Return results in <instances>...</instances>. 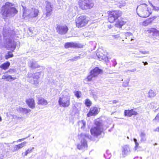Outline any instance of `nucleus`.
Listing matches in <instances>:
<instances>
[{
    "label": "nucleus",
    "mask_w": 159,
    "mask_h": 159,
    "mask_svg": "<svg viewBox=\"0 0 159 159\" xmlns=\"http://www.w3.org/2000/svg\"><path fill=\"white\" fill-rule=\"evenodd\" d=\"M156 7V9H153L154 10H156V11H158V10H159V7Z\"/></svg>",
    "instance_id": "59"
},
{
    "label": "nucleus",
    "mask_w": 159,
    "mask_h": 159,
    "mask_svg": "<svg viewBox=\"0 0 159 159\" xmlns=\"http://www.w3.org/2000/svg\"><path fill=\"white\" fill-rule=\"evenodd\" d=\"M125 24V22L122 20H119L115 24L116 27L121 28L122 26Z\"/></svg>",
    "instance_id": "24"
},
{
    "label": "nucleus",
    "mask_w": 159,
    "mask_h": 159,
    "mask_svg": "<svg viewBox=\"0 0 159 159\" xmlns=\"http://www.w3.org/2000/svg\"><path fill=\"white\" fill-rule=\"evenodd\" d=\"M29 31L30 32H32V33H33V32H32V31H33V30H32V29L31 28H30L29 29Z\"/></svg>",
    "instance_id": "58"
},
{
    "label": "nucleus",
    "mask_w": 159,
    "mask_h": 159,
    "mask_svg": "<svg viewBox=\"0 0 159 159\" xmlns=\"http://www.w3.org/2000/svg\"><path fill=\"white\" fill-rule=\"evenodd\" d=\"M78 148L79 149H80L81 148V146L80 145H78L77 146Z\"/></svg>",
    "instance_id": "62"
},
{
    "label": "nucleus",
    "mask_w": 159,
    "mask_h": 159,
    "mask_svg": "<svg viewBox=\"0 0 159 159\" xmlns=\"http://www.w3.org/2000/svg\"><path fill=\"white\" fill-rule=\"evenodd\" d=\"M23 17L25 18V17H28L29 18L35 17H36L39 12L37 9L31 8L28 10L26 7L23 6Z\"/></svg>",
    "instance_id": "5"
},
{
    "label": "nucleus",
    "mask_w": 159,
    "mask_h": 159,
    "mask_svg": "<svg viewBox=\"0 0 159 159\" xmlns=\"http://www.w3.org/2000/svg\"><path fill=\"white\" fill-rule=\"evenodd\" d=\"M80 6L83 10L90 9L94 6L92 0H80Z\"/></svg>",
    "instance_id": "7"
},
{
    "label": "nucleus",
    "mask_w": 159,
    "mask_h": 159,
    "mask_svg": "<svg viewBox=\"0 0 159 159\" xmlns=\"http://www.w3.org/2000/svg\"><path fill=\"white\" fill-rule=\"evenodd\" d=\"M149 98H153L156 95V93L152 90H150L148 92Z\"/></svg>",
    "instance_id": "28"
},
{
    "label": "nucleus",
    "mask_w": 159,
    "mask_h": 159,
    "mask_svg": "<svg viewBox=\"0 0 159 159\" xmlns=\"http://www.w3.org/2000/svg\"><path fill=\"white\" fill-rule=\"evenodd\" d=\"M147 5L146 4H143L138 6L136 8L137 14L140 17L146 18L150 15L148 11L146 10Z\"/></svg>",
    "instance_id": "4"
},
{
    "label": "nucleus",
    "mask_w": 159,
    "mask_h": 159,
    "mask_svg": "<svg viewBox=\"0 0 159 159\" xmlns=\"http://www.w3.org/2000/svg\"><path fill=\"white\" fill-rule=\"evenodd\" d=\"M129 79H128L127 80L123 82L122 86L125 87H127L129 85Z\"/></svg>",
    "instance_id": "34"
},
{
    "label": "nucleus",
    "mask_w": 159,
    "mask_h": 159,
    "mask_svg": "<svg viewBox=\"0 0 159 159\" xmlns=\"http://www.w3.org/2000/svg\"><path fill=\"white\" fill-rule=\"evenodd\" d=\"M38 104L46 105L47 104L48 102L46 100L42 98H39L38 99Z\"/></svg>",
    "instance_id": "23"
},
{
    "label": "nucleus",
    "mask_w": 159,
    "mask_h": 159,
    "mask_svg": "<svg viewBox=\"0 0 159 159\" xmlns=\"http://www.w3.org/2000/svg\"><path fill=\"white\" fill-rule=\"evenodd\" d=\"M23 154H24V153H23H23H22V155H23V156H27V155H28V153H27V152L26 151V152H25V153H24V155H23Z\"/></svg>",
    "instance_id": "54"
},
{
    "label": "nucleus",
    "mask_w": 159,
    "mask_h": 159,
    "mask_svg": "<svg viewBox=\"0 0 159 159\" xmlns=\"http://www.w3.org/2000/svg\"><path fill=\"white\" fill-rule=\"evenodd\" d=\"M140 52H141V53L143 54H149V51H142L140 50L139 51Z\"/></svg>",
    "instance_id": "43"
},
{
    "label": "nucleus",
    "mask_w": 159,
    "mask_h": 159,
    "mask_svg": "<svg viewBox=\"0 0 159 159\" xmlns=\"http://www.w3.org/2000/svg\"><path fill=\"white\" fill-rule=\"evenodd\" d=\"M52 7L50 2H47L45 7L46 12L45 13V18L49 17L52 14Z\"/></svg>",
    "instance_id": "11"
},
{
    "label": "nucleus",
    "mask_w": 159,
    "mask_h": 159,
    "mask_svg": "<svg viewBox=\"0 0 159 159\" xmlns=\"http://www.w3.org/2000/svg\"><path fill=\"white\" fill-rule=\"evenodd\" d=\"M29 66L32 69H35L39 67L40 66H39L37 62L33 59L30 61L29 62Z\"/></svg>",
    "instance_id": "17"
},
{
    "label": "nucleus",
    "mask_w": 159,
    "mask_h": 159,
    "mask_svg": "<svg viewBox=\"0 0 159 159\" xmlns=\"http://www.w3.org/2000/svg\"><path fill=\"white\" fill-rule=\"evenodd\" d=\"M88 21L85 16H81L76 19V25L78 28L83 27L87 24Z\"/></svg>",
    "instance_id": "9"
},
{
    "label": "nucleus",
    "mask_w": 159,
    "mask_h": 159,
    "mask_svg": "<svg viewBox=\"0 0 159 159\" xmlns=\"http://www.w3.org/2000/svg\"><path fill=\"white\" fill-rule=\"evenodd\" d=\"M27 104L28 106L31 108H34L35 107V103L34 99L33 98H30L26 101Z\"/></svg>",
    "instance_id": "19"
},
{
    "label": "nucleus",
    "mask_w": 159,
    "mask_h": 159,
    "mask_svg": "<svg viewBox=\"0 0 159 159\" xmlns=\"http://www.w3.org/2000/svg\"><path fill=\"white\" fill-rule=\"evenodd\" d=\"M150 33H152V35L154 37H158L159 36V31L155 28H151L149 30Z\"/></svg>",
    "instance_id": "21"
},
{
    "label": "nucleus",
    "mask_w": 159,
    "mask_h": 159,
    "mask_svg": "<svg viewBox=\"0 0 159 159\" xmlns=\"http://www.w3.org/2000/svg\"><path fill=\"white\" fill-rule=\"evenodd\" d=\"M107 156V157L106 156V155L105 154L104 155V156L106 159H110V157H111V155L110 154H108Z\"/></svg>",
    "instance_id": "49"
},
{
    "label": "nucleus",
    "mask_w": 159,
    "mask_h": 159,
    "mask_svg": "<svg viewBox=\"0 0 159 159\" xmlns=\"http://www.w3.org/2000/svg\"><path fill=\"white\" fill-rule=\"evenodd\" d=\"M93 77H95L92 75H91V73H90V75L87 77V79L88 81H90L92 80Z\"/></svg>",
    "instance_id": "36"
},
{
    "label": "nucleus",
    "mask_w": 159,
    "mask_h": 159,
    "mask_svg": "<svg viewBox=\"0 0 159 159\" xmlns=\"http://www.w3.org/2000/svg\"><path fill=\"white\" fill-rule=\"evenodd\" d=\"M154 131L159 132V127L157 128L156 129H155L154 130Z\"/></svg>",
    "instance_id": "55"
},
{
    "label": "nucleus",
    "mask_w": 159,
    "mask_h": 159,
    "mask_svg": "<svg viewBox=\"0 0 159 159\" xmlns=\"http://www.w3.org/2000/svg\"><path fill=\"white\" fill-rule=\"evenodd\" d=\"M78 46V44L76 43L73 42L66 43L65 44V47L66 48H76Z\"/></svg>",
    "instance_id": "20"
},
{
    "label": "nucleus",
    "mask_w": 159,
    "mask_h": 159,
    "mask_svg": "<svg viewBox=\"0 0 159 159\" xmlns=\"http://www.w3.org/2000/svg\"><path fill=\"white\" fill-rule=\"evenodd\" d=\"M10 66V63L9 62L4 63L0 66V68L6 70Z\"/></svg>",
    "instance_id": "25"
},
{
    "label": "nucleus",
    "mask_w": 159,
    "mask_h": 159,
    "mask_svg": "<svg viewBox=\"0 0 159 159\" xmlns=\"http://www.w3.org/2000/svg\"><path fill=\"white\" fill-rule=\"evenodd\" d=\"M18 11L14 5L6 2L2 7L1 13L3 17H13L18 13Z\"/></svg>",
    "instance_id": "2"
},
{
    "label": "nucleus",
    "mask_w": 159,
    "mask_h": 159,
    "mask_svg": "<svg viewBox=\"0 0 159 159\" xmlns=\"http://www.w3.org/2000/svg\"><path fill=\"white\" fill-rule=\"evenodd\" d=\"M85 104L87 107H89L91 105L92 103L89 99H87L85 101Z\"/></svg>",
    "instance_id": "32"
},
{
    "label": "nucleus",
    "mask_w": 159,
    "mask_h": 159,
    "mask_svg": "<svg viewBox=\"0 0 159 159\" xmlns=\"http://www.w3.org/2000/svg\"><path fill=\"white\" fill-rule=\"evenodd\" d=\"M118 102V101L116 100H114L113 101H112V103H117Z\"/></svg>",
    "instance_id": "56"
},
{
    "label": "nucleus",
    "mask_w": 159,
    "mask_h": 159,
    "mask_svg": "<svg viewBox=\"0 0 159 159\" xmlns=\"http://www.w3.org/2000/svg\"><path fill=\"white\" fill-rule=\"evenodd\" d=\"M112 36L115 39H116L117 38H118L120 37V35L119 34L115 35H113Z\"/></svg>",
    "instance_id": "47"
},
{
    "label": "nucleus",
    "mask_w": 159,
    "mask_h": 159,
    "mask_svg": "<svg viewBox=\"0 0 159 159\" xmlns=\"http://www.w3.org/2000/svg\"><path fill=\"white\" fill-rule=\"evenodd\" d=\"M151 105L152 106H153V108H154L155 107V106L156 105H157V104L156 103H155V102H152L151 104ZM155 108H156V107H155Z\"/></svg>",
    "instance_id": "52"
},
{
    "label": "nucleus",
    "mask_w": 159,
    "mask_h": 159,
    "mask_svg": "<svg viewBox=\"0 0 159 159\" xmlns=\"http://www.w3.org/2000/svg\"><path fill=\"white\" fill-rule=\"evenodd\" d=\"M121 11L118 10L111 11L109 15V21L111 23H113L121 16Z\"/></svg>",
    "instance_id": "8"
},
{
    "label": "nucleus",
    "mask_w": 159,
    "mask_h": 159,
    "mask_svg": "<svg viewBox=\"0 0 159 159\" xmlns=\"http://www.w3.org/2000/svg\"><path fill=\"white\" fill-rule=\"evenodd\" d=\"M5 56L6 59H7L10 57H13V54L11 53H8L7 55H6Z\"/></svg>",
    "instance_id": "37"
},
{
    "label": "nucleus",
    "mask_w": 159,
    "mask_h": 159,
    "mask_svg": "<svg viewBox=\"0 0 159 159\" xmlns=\"http://www.w3.org/2000/svg\"><path fill=\"white\" fill-rule=\"evenodd\" d=\"M136 69L134 68L131 70H127L124 71L125 73H127L128 72H133L136 71Z\"/></svg>",
    "instance_id": "38"
},
{
    "label": "nucleus",
    "mask_w": 159,
    "mask_h": 159,
    "mask_svg": "<svg viewBox=\"0 0 159 159\" xmlns=\"http://www.w3.org/2000/svg\"><path fill=\"white\" fill-rule=\"evenodd\" d=\"M81 136L82 137H83L84 136H85V137L89 138V136L87 134H81Z\"/></svg>",
    "instance_id": "46"
},
{
    "label": "nucleus",
    "mask_w": 159,
    "mask_h": 159,
    "mask_svg": "<svg viewBox=\"0 0 159 159\" xmlns=\"http://www.w3.org/2000/svg\"><path fill=\"white\" fill-rule=\"evenodd\" d=\"M30 136L29 135L28 137H27L26 138H22V139H19L18 140H17V142H21L22 141L24 140L25 139H26L27 138L29 137Z\"/></svg>",
    "instance_id": "44"
},
{
    "label": "nucleus",
    "mask_w": 159,
    "mask_h": 159,
    "mask_svg": "<svg viewBox=\"0 0 159 159\" xmlns=\"http://www.w3.org/2000/svg\"><path fill=\"white\" fill-rule=\"evenodd\" d=\"M34 84L36 86H38L39 85V81L38 80H34Z\"/></svg>",
    "instance_id": "41"
},
{
    "label": "nucleus",
    "mask_w": 159,
    "mask_h": 159,
    "mask_svg": "<svg viewBox=\"0 0 159 159\" xmlns=\"http://www.w3.org/2000/svg\"><path fill=\"white\" fill-rule=\"evenodd\" d=\"M8 72L9 73H14V70L13 69H10L8 71Z\"/></svg>",
    "instance_id": "50"
},
{
    "label": "nucleus",
    "mask_w": 159,
    "mask_h": 159,
    "mask_svg": "<svg viewBox=\"0 0 159 159\" xmlns=\"http://www.w3.org/2000/svg\"><path fill=\"white\" fill-rule=\"evenodd\" d=\"M68 28L66 25H58L57 26L56 30L57 32L60 34H66L68 30Z\"/></svg>",
    "instance_id": "10"
},
{
    "label": "nucleus",
    "mask_w": 159,
    "mask_h": 159,
    "mask_svg": "<svg viewBox=\"0 0 159 159\" xmlns=\"http://www.w3.org/2000/svg\"><path fill=\"white\" fill-rule=\"evenodd\" d=\"M125 36L127 37V36H129L130 35H132V33H131L130 32H127L125 33Z\"/></svg>",
    "instance_id": "45"
},
{
    "label": "nucleus",
    "mask_w": 159,
    "mask_h": 159,
    "mask_svg": "<svg viewBox=\"0 0 159 159\" xmlns=\"http://www.w3.org/2000/svg\"><path fill=\"white\" fill-rule=\"evenodd\" d=\"M121 154L125 157L130 152V147L128 145H125L122 147Z\"/></svg>",
    "instance_id": "12"
},
{
    "label": "nucleus",
    "mask_w": 159,
    "mask_h": 159,
    "mask_svg": "<svg viewBox=\"0 0 159 159\" xmlns=\"http://www.w3.org/2000/svg\"><path fill=\"white\" fill-rule=\"evenodd\" d=\"M102 70L98 67H96L91 71L90 73L95 77L97 76L100 73Z\"/></svg>",
    "instance_id": "16"
},
{
    "label": "nucleus",
    "mask_w": 159,
    "mask_h": 159,
    "mask_svg": "<svg viewBox=\"0 0 159 159\" xmlns=\"http://www.w3.org/2000/svg\"><path fill=\"white\" fill-rule=\"evenodd\" d=\"M27 143L26 142H24L17 145H16L14 147V150L15 151H18L19 149L22 148L25 146Z\"/></svg>",
    "instance_id": "22"
},
{
    "label": "nucleus",
    "mask_w": 159,
    "mask_h": 159,
    "mask_svg": "<svg viewBox=\"0 0 159 159\" xmlns=\"http://www.w3.org/2000/svg\"><path fill=\"white\" fill-rule=\"evenodd\" d=\"M70 97L69 94L66 92H64L62 95L59 98V104L61 107H67L70 104Z\"/></svg>",
    "instance_id": "3"
},
{
    "label": "nucleus",
    "mask_w": 159,
    "mask_h": 159,
    "mask_svg": "<svg viewBox=\"0 0 159 159\" xmlns=\"http://www.w3.org/2000/svg\"><path fill=\"white\" fill-rule=\"evenodd\" d=\"M34 149V148H33V147L32 148L30 149L29 148V149H28L26 151V152L28 153V154L29 153H31L32 152L33 150Z\"/></svg>",
    "instance_id": "42"
},
{
    "label": "nucleus",
    "mask_w": 159,
    "mask_h": 159,
    "mask_svg": "<svg viewBox=\"0 0 159 159\" xmlns=\"http://www.w3.org/2000/svg\"><path fill=\"white\" fill-rule=\"evenodd\" d=\"M2 120V118L1 117H0V121Z\"/></svg>",
    "instance_id": "64"
},
{
    "label": "nucleus",
    "mask_w": 159,
    "mask_h": 159,
    "mask_svg": "<svg viewBox=\"0 0 159 159\" xmlns=\"http://www.w3.org/2000/svg\"><path fill=\"white\" fill-rule=\"evenodd\" d=\"M141 139L140 141L141 142H144L146 140V134L143 132H141L140 134Z\"/></svg>",
    "instance_id": "26"
},
{
    "label": "nucleus",
    "mask_w": 159,
    "mask_h": 159,
    "mask_svg": "<svg viewBox=\"0 0 159 159\" xmlns=\"http://www.w3.org/2000/svg\"><path fill=\"white\" fill-rule=\"evenodd\" d=\"M152 20L151 19H148L144 21L143 23V25L144 26H147L149 24L151 23Z\"/></svg>",
    "instance_id": "30"
},
{
    "label": "nucleus",
    "mask_w": 159,
    "mask_h": 159,
    "mask_svg": "<svg viewBox=\"0 0 159 159\" xmlns=\"http://www.w3.org/2000/svg\"><path fill=\"white\" fill-rule=\"evenodd\" d=\"M134 159H141V158L139 157H135Z\"/></svg>",
    "instance_id": "61"
},
{
    "label": "nucleus",
    "mask_w": 159,
    "mask_h": 159,
    "mask_svg": "<svg viewBox=\"0 0 159 159\" xmlns=\"http://www.w3.org/2000/svg\"><path fill=\"white\" fill-rule=\"evenodd\" d=\"M99 111V110L98 108L92 107L90 109L89 111L87 113V116L89 117L93 116H95L98 113Z\"/></svg>",
    "instance_id": "13"
},
{
    "label": "nucleus",
    "mask_w": 159,
    "mask_h": 159,
    "mask_svg": "<svg viewBox=\"0 0 159 159\" xmlns=\"http://www.w3.org/2000/svg\"><path fill=\"white\" fill-rule=\"evenodd\" d=\"M149 4H150V5L152 6V7H153V9L155 8L156 9V7L154 6L151 3L149 2Z\"/></svg>",
    "instance_id": "53"
},
{
    "label": "nucleus",
    "mask_w": 159,
    "mask_h": 159,
    "mask_svg": "<svg viewBox=\"0 0 159 159\" xmlns=\"http://www.w3.org/2000/svg\"><path fill=\"white\" fill-rule=\"evenodd\" d=\"M153 120H156L157 122H159V113L157 114V116L153 119Z\"/></svg>",
    "instance_id": "40"
},
{
    "label": "nucleus",
    "mask_w": 159,
    "mask_h": 159,
    "mask_svg": "<svg viewBox=\"0 0 159 159\" xmlns=\"http://www.w3.org/2000/svg\"><path fill=\"white\" fill-rule=\"evenodd\" d=\"M80 58V56H76L74 57L73 58L70 59V60L73 61H75L77 60H78Z\"/></svg>",
    "instance_id": "39"
},
{
    "label": "nucleus",
    "mask_w": 159,
    "mask_h": 159,
    "mask_svg": "<svg viewBox=\"0 0 159 159\" xmlns=\"http://www.w3.org/2000/svg\"><path fill=\"white\" fill-rule=\"evenodd\" d=\"M40 73L39 72L36 73L34 74L33 79L34 80H38L40 77Z\"/></svg>",
    "instance_id": "33"
},
{
    "label": "nucleus",
    "mask_w": 159,
    "mask_h": 159,
    "mask_svg": "<svg viewBox=\"0 0 159 159\" xmlns=\"http://www.w3.org/2000/svg\"><path fill=\"white\" fill-rule=\"evenodd\" d=\"M96 126L91 128L90 132L92 135L97 136L100 135L102 132V124L100 122L96 121L95 122Z\"/></svg>",
    "instance_id": "6"
},
{
    "label": "nucleus",
    "mask_w": 159,
    "mask_h": 159,
    "mask_svg": "<svg viewBox=\"0 0 159 159\" xmlns=\"http://www.w3.org/2000/svg\"><path fill=\"white\" fill-rule=\"evenodd\" d=\"M125 116H131L132 115H136L137 113L134 111L133 109L131 110H125L124 111Z\"/></svg>",
    "instance_id": "15"
},
{
    "label": "nucleus",
    "mask_w": 159,
    "mask_h": 159,
    "mask_svg": "<svg viewBox=\"0 0 159 159\" xmlns=\"http://www.w3.org/2000/svg\"><path fill=\"white\" fill-rule=\"evenodd\" d=\"M142 62L143 63L144 65H146L148 64V63L147 62H144V61H142Z\"/></svg>",
    "instance_id": "57"
},
{
    "label": "nucleus",
    "mask_w": 159,
    "mask_h": 159,
    "mask_svg": "<svg viewBox=\"0 0 159 159\" xmlns=\"http://www.w3.org/2000/svg\"><path fill=\"white\" fill-rule=\"evenodd\" d=\"M135 57L136 58H138L143 57H139V56H135Z\"/></svg>",
    "instance_id": "63"
},
{
    "label": "nucleus",
    "mask_w": 159,
    "mask_h": 159,
    "mask_svg": "<svg viewBox=\"0 0 159 159\" xmlns=\"http://www.w3.org/2000/svg\"><path fill=\"white\" fill-rule=\"evenodd\" d=\"M3 34L4 39L7 43L6 46L7 49L11 50H14L16 48V43L12 40V38L15 34V32L11 30L8 28L4 27Z\"/></svg>",
    "instance_id": "1"
},
{
    "label": "nucleus",
    "mask_w": 159,
    "mask_h": 159,
    "mask_svg": "<svg viewBox=\"0 0 159 159\" xmlns=\"http://www.w3.org/2000/svg\"><path fill=\"white\" fill-rule=\"evenodd\" d=\"M81 94L80 92L77 91L75 92V94L78 98H79L80 97V94Z\"/></svg>",
    "instance_id": "35"
},
{
    "label": "nucleus",
    "mask_w": 159,
    "mask_h": 159,
    "mask_svg": "<svg viewBox=\"0 0 159 159\" xmlns=\"http://www.w3.org/2000/svg\"><path fill=\"white\" fill-rule=\"evenodd\" d=\"M18 111L20 112L25 113L26 114L29 113L31 111L30 109H27L25 108H23L20 107L18 109Z\"/></svg>",
    "instance_id": "27"
},
{
    "label": "nucleus",
    "mask_w": 159,
    "mask_h": 159,
    "mask_svg": "<svg viewBox=\"0 0 159 159\" xmlns=\"http://www.w3.org/2000/svg\"><path fill=\"white\" fill-rule=\"evenodd\" d=\"M96 55L99 60L101 61L103 60L106 61L107 59V57L101 52L97 51L96 52Z\"/></svg>",
    "instance_id": "14"
},
{
    "label": "nucleus",
    "mask_w": 159,
    "mask_h": 159,
    "mask_svg": "<svg viewBox=\"0 0 159 159\" xmlns=\"http://www.w3.org/2000/svg\"><path fill=\"white\" fill-rule=\"evenodd\" d=\"M79 125L80 126L81 129H84L85 126L86 122L84 120H82L79 122Z\"/></svg>",
    "instance_id": "29"
},
{
    "label": "nucleus",
    "mask_w": 159,
    "mask_h": 159,
    "mask_svg": "<svg viewBox=\"0 0 159 159\" xmlns=\"http://www.w3.org/2000/svg\"><path fill=\"white\" fill-rule=\"evenodd\" d=\"M2 79L6 80L7 81L11 82L16 79V77H12L11 75L8 74L3 75L2 76Z\"/></svg>",
    "instance_id": "18"
},
{
    "label": "nucleus",
    "mask_w": 159,
    "mask_h": 159,
    "mask_svg": "<svg viewBox=\"0 0 159 159\" xmlns=\"http://www.w3.org/2000/svg\"><path fill=\"white\" fill-rule=\"evenodd\" d=\"M134 141L135 142V143L137 142V139L135 138L134 139Z\"/></svg>",
    "instance_id": "60"
},
{
    "label": "nucleus",
    "mask_w": 159,
    "mask_h": 159,
    "mask_svg": "<svg viewBox=\"0 0 159 159\" xmlns=\"http://www.w3.org/2000/svg\"><path fill=\"white\" fill-rule=\"evenodd\" d=\"M135 147L134 148H135V150H136L139 146V143L137 142L135 143Z\"/></svg>",
    "instance_id": "48"
},
{
    "label": "nucleus",
    "mask_w": 159,
    "mask_h": 159,
    "mask_svg": "<svg viewBox=\"0 0 159 159\" xmlns=\"http://www.w3.org/2000/svg\"><path fill=\"white\" fill-rule=\"evenodd\" d=\"M113 61V64L112 65L113 66H115L117 64V62L115 60Z\"/></svg>",
    "instance_id": "51"
},
{
    "label": "nucleus",
    "mask_w": 159,
    "mask_h": 159,
    "mask_svg": "<svg viewBox=\"0 0 159 159\" xmlns=\"http://www.w3.org/2000/svg\"><path fill=\"white\" fill-rule=\"evenodd\" d=\"M81 146H82L83 147H85L87 145V142L86 140L83 138L81 139Z\"/></svg>",
    "instance_id": "31"
}]
</instances>
